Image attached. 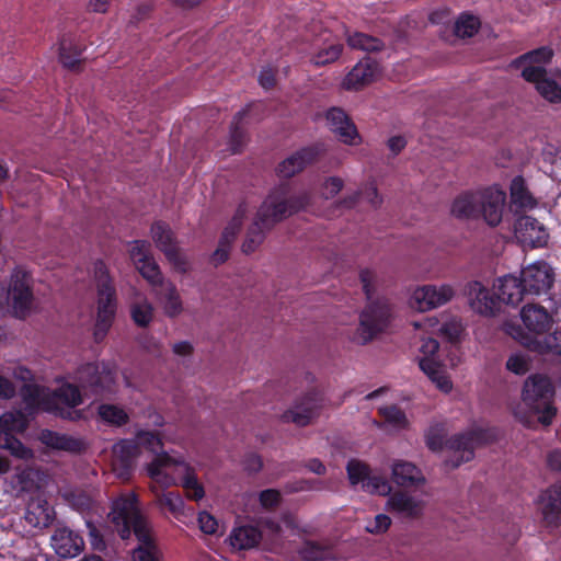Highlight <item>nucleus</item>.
Here are the masks:
<instances>
[{"label":"nucleus","mask_w":561,"mask_h":561,"mask_svg":"<svg viewBox=\"0 0 561 561\" xmlns=\"http://www.w3.org/2000/svg\"><path fill=\"white\" fill-rule=\"evenodd\" d=\"M453 295L454 290L448 285H425L413 293V307L424 312L446 304Z\"/></svg>","instance_id":"21"},{"label":"nucleus","mask_w":561,"mask_h":561,"mask_svg":"<svg viewBox=\"0 0 561 561\" xmlns=\"http://www.w3.org/2000/svg\"><path fill=\"white\" fill-rule=\"evenodd\" d=\"M553 56V51L549 47H540L537 49H534L531 51H528L523 56L525 60H529L537 64H547L551 60Z\"/></svg>","instance_id":"53"},{"label":"nucleus","mask_w":561,"mask_h":561,"mask_svg":"<svg viewBox=\"0 0 561 561\" xmlns=\"http://www.w3.org/2000/svg\"><path fill=\"white\" fill-rule=\"evenodd\" d=\"M391 525V519L386 514H378L375 517L374 525L368 527V531L370 533H383L386 531Z\"/></svg>","instance_id":"61"},{"label":"nucleus","mask_w":561,"mask_h":561,"mask_svg":"<svg viewBox=\"0 0 561 561\" xmlns=\"http://www.w3.org/2000/svg\"><path fill=\"white\" fill-rule=\"evenodd\" d=\"M135 443L138 444V449L140 447H145L149 451L157 454L152 461L147 466V471L151 479L158 481L163 474V470L174 462L172 457L167 453H159L163 447L160 435L152 431H140L136 435Z\"/></svg>","instance_id":"13"},{"label":"nucleus","mask_w":561,"mask_h":561,"mask_svg":"<svg viewBox=\"0 0 561 561\" xmlns=\"http://www.w3.org/2000/svg\"><path fill=\"white\" fill-rule=\"evenodd\" d=\"M510 191L511 208L514 209L515 213L531 209L536 206L537 202L528 191L523 176L517 175L512 180Z\"/></svg>","instance_id":"31"},{"label":"nucleus","mask_w":561,"mask_h":561,"mask_svg":"<svg viewBox=\"0 0 561 561\" xmlns=\"http://www.w3.org/2000/svg\"><path fill=\"white\" fill-rule=\"evenodd\" d=\"M150 232L156 247L165 255L167 260L176 270L185 272L187 262L181 254L175 234L170 225L163 220H157L151 225Z\"/></svg>","instance_id":"11"},{"label":"nucleus","mask_w":561,"mask_h":561,"mask_svg":"<svg viewBox=\"0 0 561 561\" xmlns=\"http://www.w3.org/2000/svg\"><path fill=\"white\" fill-rule=\"evenodd\" d=\"M379 414L387 423L398 427H403L407 423L405 413L394 404L380 408Z\"/></svg>","instance_id":"47"},{"label":"nucleus","mask_w":561,"mask_h":561,"mask_svg":"<svg viewBox=\"0 0 561 561\" xmlns=\"http://www.w3.org/2000/svg\"><path fill=\"white\" fill-rule=\"evenodd\" d=\"M392 480L403 488H416L425 482L422 471L412 462L403 460L393 463Z\"/></svg>","instance_id":"29"},{"label":"nucleus","mask_w":561,"mask_h":561,"mask_svg":"<svg viewBox=\"0 0 561 561\" xmlns=\"http://www.w3.org/2000/svg\"><path fill=\"white\" fill-rule=\"evenodd\" d=\"M152 311L151 305L138 304L131 308V318L137 325L146 328L152 320Z\"/></svg>","instance_id":"49"},{"label":"nucleus","mask_w":561,"mask_h":561,"mask_svg":"<svg viewBox=\"0 0 561 561\" xmlns=\"http://www.w3.org/2000/svg\"><path fill=\"white\" fill-rule=\"evenodd\" d=\"M347 43L352 48L365 51H379L383 48L381 39L359 32L348 35Z\"/></svg>","instance_id":"41"},{"label":"nucleus","mask_w":561,"mask_h":561,"mask_svg":"<svg viewBox=\"0 0 561 561\" xmlns=\"http://www.w3.org/2000/svg\"><path fill=\"white\" fill-rule=\"evenodd\" d=\"M551 352L561 355V330H556L547 340Z\"/></svg>","instance_id":"63"},{"label":"nucleus","mask_w":561,"mask_h":561,"mask_svg":"<svg viewBox=\"0 0 561 561\" xmlns=\"http://www.w3.org/2000/svg\"><path fill=\"white\" fill-rule=\"evenodd\" d=\"M182 486L190 500L199 501L205 495L203 485L198 482L196 476L192 472H187L184 476Z\"/></svg>","instance_id":"45"},{"label":"nucleus","mask_w":561,"mask_h":561,"mask_svg":"<svg viewBox=\"0 0 561 561\" xmlns=\"http://www.w3.org/2000/svg\"><path fill=\"white\" fill-rule=\"evenodd\" d=\"M230 545L238 550L255 548L262 540V531L253 525H243L232 529L229 536Z\"/></svg>","instance_id":"30"},{"label":"nucleus","mask_w":561,"mask_h":561,"mask_svg":"<svg viewBox=\"0 0 561 561\" xmlns=\"http://www.w3.org/2000/svg\"><path fill=\"white\" fill-rule=\"evenodd\" d=\"M94 279L98 293V314L94 328V339L101 341L110 330L117 309L116 288L110 271L103 260L93 264Z\"/></svg>","instance_id":"4"},{"label":"nucleus","mask_w":561,"mask_h":561,"mask_svg":"<svg viewBox=\"0 0 561 561\" xmlns=\"http://www.w3.org/2000/svg\"><path fill=\"white\" fill-rule=\"evenodd\" d=\"M522 77L526 81L535 83L537 88L547 78V71L542 66H528L523 69Z\"/></svg>","instance_id":"51"},{"label":"nucleus","mask_w":561,"mask_h":561,"mask_svg":"<svg viewBox=\"0 0 561 561\" xmlns=\"http://www.w3.org/2000/svg\"><path fill=\"white\" fill-rule=\"evenodd\" d=\"M198 524L201 530L206 535H215L217 533L218 522L207 512H201L198 514Z\"/></svg>","instance_id":"54"},{"label":"nucleus","mask_w":561,"mask_h":561,"mask_svg":"<svg viewBox=\"0 0 561 561\" xmlns=\"http://www.w3.org/2000/svg\"><path fill=\"white\" fill-rule=\"evenodd\" d=\"M323 152L321 144L302 147L278 163L276 174L283 179H290L318 161Z\"/></svg>","instance_id":"14"},{"label":"nucleus","mask_w":561,"mask_h":561,"mask_svg":"<svg viewBox=\"0 0 561 561\" xmlns=\"http://www.w3.org/2000/svg\"><path fill=\"white\" fill-rule=\"evenodd\" d=\"M506 368L516 375H525L529 370V363L525 356L514 354L508 357Z\"/></svg>","instance_id":"52"},{"label":"nucleus","mask_w":561,"mask_h":561,"mask_svg":"<svg viewBox=\"0 0 561 561\" xmlns=\"http://www.w3.org/2000/svg\"><path fill=\"white\" fill-rule=\"evenodd\" d=\"M245 115V110L239 111L231 122L230 136H229V149L232 153H239L242 151L247 142V133L241 127V122Z\"/></svg>","instance_id":"38"},{"label":"nucleus","mask_w":561,"mask_h":561,"mask_svg":"<svg viewBox=\"0 0 561 561\" xmlns=\"http://www.w3.org/2000/svg\"><path fill=\"white\" fill-rule=\"evenodd\" d=\"M259 501L262 507L272 510L279 505L282 495L278 490L266 489L260 492Z\"/></svg>","instance_id":"50"},{"label":"nucleus","mask_w":561,"mask_h":561,"mask_svg":"<svg viewBox=\"0 0 561 561\" xmlns=\"http://www.w3.org/2000/svg\"><path fill=\"white\" fill-rule=\"evenodd\" d=\"M526 295L541 296L549 293L554 283V272L545 261L534 262L520 272Z\"/></svg>","instance_id":"12"},{"label":"nucleus","mask_w":561,"mask_h":561,"mask_svg":"<svg viewBox=\"0 0 561 561\" xmlns=\"http://www.w3.org/2000/svg\"><path fill=\"white\" fill-rule=\"evenodd\" d=\"M346 471L350 483L352 485L362 483L366 492L387 495L391 491V485L385 478L371 476L369 466L358 459L348 460Z\"/></svg>","instance_id":"15"},{"label":"nucleus","mask_w":561,"mask_h":561,"mask_svg":"<svg viewBox=\"0 0 561 561\" xmlns=\"http://www.w3.org/2000/svg\"><path fill=\"white\" fill-rule=\"evenodd\" d=\"M343 188V180L337 176H330L324 182V197L333 198Z\"/></svg>","instance_id":"56"},{"label":"nucleus","mask_w":561,"mask_h":561,"mask_svg":"<svg viewBox=\"0 0 561 561\" xmlns=\"http://www.w3.org/2000/svg\"><path fill=\"white\" fill-rule=\"evenodd\" d=\"M497 436L495 427H473L445 440L439 432L430 431L426 435V446L433 451H439L446 447L451 455L445 460V465L450 469H456L473 459L477 447L495 442Z\"/></svg>","instance_id":"2"},{"label":"nucleus","mask_w":561,"mask_h":561,"mask_svg":"<svg viewBox=\"0 0 561 561\" xmlns=\"http://www.w3.org/2000/svg\"><path fill=\"white\" fill-rule=\"evenodd\" d=\"M494 289L497 291L502 304L514 307L517 306L526 295L522 278L513 275L500 277L497 283L494 284Z\"/></svg>","instance_id":"27"},{"label":"nucleus","mask_w":561,"mask_h":561,"mask_svg":"<svg viewBox=\"0 0 561 561\" xmlns=\"http://www.w3.org/2000/svg\"><path fill=\"white\" fill-rule=\"evenodd\" d=\"M160 298L163 302L164 312L168 317H176L182 312V301L176 287L168 282L159 289Z\"/></svg>","instance_id":"36"},{"label":"nucleus","mask_w":561,"mask_h":561,"mask_svg":"<svg viewBox=\"0 0 561 561\" xmlns=\"http://www.w3.org/2000/svg\"><path fill=\"white\" fill-rule=\"evenodd\" d=\"M524 325L536 334L549 331L552 320L547 310L541 306L526 305L520 311Z\"/></svg>","instance_id":"28"},{"label":"nucleus","mask_w":561,"mask_h":561,"mask_svg":"<svg viewBox=\"0 0 561 561\" xmlns=\"http://www.w3.org/2000/svg\"><path fill=\"white\" fill-rule=\"evenodd\" d=\"M451 214L457 218L479 217V192H463L453 202Z\"/></svg>","instance_id":"33"},{"label":"nucleus","mask_w":561,"mask_h":561,"mask_svg":"<svg viewBox=\"0 0 561 561\" xmlns=\"http://www.w3.org/2000/svg\"><path fill=\"white\" fill-rule=\"evenodd\" d=\"M83 53V48L66 38H62L59 44V60L61 65L73 71L80 70V66L83 61L81 55Z\"/></svg>","instance_id":"35"},{"label":"nucleus","mask_w":561,"mask_h":561,"mask_svg":"<svg viewBox=\"0 0 561 561\" xmlns=\"http://www.w3.org/2000/svg\"><path fill=\"white\" fill-rule=\"evenodd\" d=\"M108 517L123 540L129 539L134 534L138 547H157L135 492L123 493L116 497L112 502Z\"/></svg>","instance_id":"3"},{"label":"nucleus","mask_w":561,"mask_h":561,"mask_svg":"<svg viewBox=\"0 0 561 561\" xmlns=\"http://www.w3.org/2000/svg\"><path fill=\"white\" fill-rule=\"evenodd\" d=\"M73 380L87 396H102L111 390L114 383V374L105 365L87 363L77 368Z\"/></svg>","instance_id":"9"},{"label":"nucleus","mask_w":561,"mask_h":561,"mask_svg":"<svg viewBox=\"0 0 561 561\" xmlns=\"http://www.w3.org/2000/svg\"><path fill=\"white\" fill-rule=\"evenodd\" d=\"M2 433L24 432L26 423L21 413L5 412L0 417Z\"/></svg>","instance_id":"44"},{"label":"nucleus","mask_w":561,"mask_h":561,"mask_svg":"<svg viewBox=\"0 0 561 561\" xmlns=\"http://www.w3.org/2000/svg\"><path fill=\"white\" fill-rule=\"evenodd\" d=\"M539 94L550 103L561 102V87L552 79L546 78L537 87Z\"/></svg>","instance_id":"46"},{"label":"nucleus","mask_w":561,"mask_h":561,"mask_svg":"<svg viewBox=\"0 0 561 561\" xmlns=\"http://www.w3.org/2000/svg\"><path fill=\"white\" fill-rule=\"evenodd\" d=\"M0 445L18 458L26 459L31 456V450L11 433L0 435Z\"/></svg>","instance_id":"43"},{"label":"nucleus","mask_w":561,"mask_h":561,"mask_svg":"<svg viewBox=\"0 0 561 561\" xmlns=\"http://www.w3.org/2000/svg\"><path fill=\"white\" fill-rule=\"evenodd\" d=\"M39 440L50 449L68 451L71 454H81L85 450V444L82 439L67 434H60L51 430H43L39 434Z\"/></svg>","instance_id":"26"},{"label":"nucleus","mask_w":561,"mask_h":561,"mask_svg":"<svg viewBox=\"0 0 561 561\" xmlns=\"http://www.w3.org/2000/svg\"><path fill=\"white\" fill-rule=\"evenodd\" d=\"M243 466L244 470L249 473H256L259 472L263 467L262 458L254 453H250L245 455L243 459Z\"/></svg>","instance_id":"59"},{"label":"nucleus","mask_w":561,"mask_h":561,"mask_svg":"<svg viewBox=\"0 0 561 561\" xmlns=\"http://www.w3.org/2000/svg\"><path fill=\"white\" fill-rule=\"evenodd\" d=\"M514 234L517 241L530 249L543 248L549 240L548 229L538 219L524 215L514 224Z\"/></svg>","instance_id":"16"},{"label":"nucleus","mask_w":561,"mask_h":561,"mask_svg":"<svg viewBox=\"0 0 561 561\" xmlns=\"http://www.w3.org/2000/svg\"><path fill=\"white\" fill-rule=\"evenodd\" d=\"M259 82L262 88L270 90L274 88L276 83L275 72L271 68H263L259 76Z\"/></svg>","instance_id":"60"},{"label":"nucleus","mask_w":561,"mask_h":561,"mask_svg":"<svg viewBox=\"0 0 561 561\" xmlns=\"http://www.w3.org/2000/svg\"><path fill=\"white\" fill-rule=\"evenodd\" d=\"M130 257L142 277L151 285L161 287L165 284L159 265L151 256L148 241L135 240L130 249Z\"/></svg>","instance_id":"17"},{"label":"nucleus","mask_w":561,"mask_h":561,"mask_svg":"<svg viewBox=\"0 0 561 561\" xmlns=\"http://www.w3.org/2000/svg\"><path fill=\"white\" fill-rule=\"evenodd\" d=\"M391 511L403 514L410 518H416L422 515L423 505L421 501H416L404 492H394L388 500Z\"/></svg>","instance_id":"32"},{"label":"nucleus","mask_w":561,"mask_h":561,"mask_svg":"<svg viewBox=\"0 0 561 561\" xmlns=\"http://www.w3.org/2000/svg\"><path fill=\"white\" fill-rule=\"evenodd\" d=\"M420 369L444 392L453 389V382L445 374L443 366L434 358L425 356L419 362Z\"/></svg>","instance_id":"34"},{"label":"nucleus","mask_w":561,"mask_h":561,"mask_svg":"<svg viewBox=\"0 0 561 561\" xmlns=\"http://www.w3.org/2000/svg\"><path fill=\"white\" fill-rule=\"evenodd\" d=\"M342 44H332L327 48L321 49L313 58L317 66H323L335 61L342 54Z\"/></svg>","instance_id":"48"},{"label":"nucleus","mask_w":561,"mask_h":561,"mask_svg":"<svg viewBox=\"0 0 561 561\" xmlns=\"http://www.w3.org/2000/svg\"><path fill=\"white\" fill-rule=\"evenodd\" d=\"M310 202L311 194L308 191L294 193L289 182L273 187L248 229L242 251L245 254L254 252L265 238L264 229H271L277 222L306 209Z\"/></svg>","instance_id":"1"},{"label":"nucleus","mask_w":561,"mask_h":561,"mask_svg":"<svg viewBox=\"0 0 561 561\" xmlns=\"http://www.w3.org/2000/svg\"><path fill=\"white\" fill-rule=\"evenodd\" d=\"M538 505L545 525L549 528L561 526V482H556L542 490Z\"/></svg>","instance_id":"20"},{"label":"nucleus","mask_w":561,"mask_h":561,"mask_svg":"<svg viewBox=\"0 0 561 561\" xmlns=\"http://www.w3.org/2000/svg\"><path fill=\"white\" fill-rule=\"evenodd\" d=\"M506 193L497 187L490 186L479 192V216L491 227H496L503 218Z\"/></svg>","instance_id":"18"},{"label":"nucleus","mask_w":561,"mask_h":561,"mask_svg":"<svg viewBox=\"0 0 561 561\" xmlns=\"http://www.w3.org/2000/svg\"><path fill=\"white\" fill-rule=\"evenodd\" d=\"M8 297L14 316L24 319L28 314L34 300L33 276L28 271L21 266L13 270L9 282Z\"/></svg>","instance_id":"8"},{"label":"nucleus","mask_w":561,"mask_h":561,"mask_svg":"<svg viewBox=\"0 0 561 561\" xmlns=\"http://www.w3.org/2000/svg\"><path fill=\"white\" fill-rule=\"evenodd\" d=\"M113 467L119 477H128L139 455L138 444L133 439H122L113 447Z\"/></svg>","instance_id":"24"},{"label":"nucleus","mask_w":561,"mask_h":561,"mask_svg":"<svg viewBox=\"0 0 561 561\" xmlns=\"http://www.w3.org/2000/svg\"><path fill=\"white\" fill-rule=\"evenodd\" d=\"M99 415L105 423L114 426H123L129 421L125 410L115 404H101Z\"/></svg>","instance_id":"42"},{"label":"nucleus","mask_w":561,"mask_h":561,"mask_svg":"<svg viewBox=\"0 0 561 561\" xmlns=\"http://www.w3.org/2000/svg\"><path fill=\"white\" fill-rule=\"evenodd\" d=\"M231 245H227L219 241V245L213 253L211 261L215 265L225 263L229 259V251Z\"/></svg>","instance_id":"62"},{"label":"nucleus","mask_w":561,"mask_h":561,"mask_svg":"<svg viewBox=\"0 0 561 561\" xmlns=\"http://www.w3.org/2000/svg\"><path fill=\"white\" fill-rule=\"evenodd\" d=\"M440 331L450 342H457L460 339L462 328L458 322L450 321L444 323Z\"/></svg>","instance_id":"58"},{"label":"nucleus","mask_w":561,"mask_h":561,"mask_svg":"<svg viewBox=\"0 0 561 561\" xmlns=\"http://www.w3.org/2000/svg\"><path fill=\"white\" fill-rule=\"evenodd\" d=\"M359 198L367 201L374 208L381 205L382 198L380 197L377 186L375 183H368L363 190L354 193L353 195L345 197L342 201L344 207L352 208L358 202Z\"/></svg>","instance_id":"39"},{"label":"nucleus","mask_w":561,"mask_h":561,"mask_svg":"<svg viewBox=\"0 0 561 561\" xmlns=\"http://www.w3.org/2000/svg\"><path fill=\"white\" fill-rule=\"evenodd\" d=\"M378 70V62L370 57H365L345 76L342 85L345 90H359L374 81Z\"/></svg>","instance_id":"22"},{"label":"nucleus","mask_w":561,"mask_h":561,"mask_svg":"<svg viewBox=\"0 0 561 561\" xmlns=\"http://www.w3.org/2000/svg\"><path fill=\"white\" fill-rule=\"evenodd\" d=\"M547 463L551 470L561 472V451L553 450L549 453Z\"/></svg>","instance_id":"64"},{"label":"nucleus","mask_w":561,"mask_h":561,"mask_svg":"<svg viewBox=\"0 0 561 561\" xmlns=\"http://www.w3.org/2000/svg\"><path fill=\"white\" fill-rule=\"evenodd\" d=\"M51 547L61 558H75L84 547L83 538L67 527H60L51 536Z\"/></svg>","instance_id":"23"},{"label":"nucleus","mask_w":561,"mask_h":561,"mask_svg":"<svg viewBox=\"0 0 561 561\" xmlns=\"http://www.w3.org/2000/svg\"><path fill=\"white\" fill-rule=\"evenodd\" d=\"M359 279L363 285V290H364L367 299H370L375 291V288L373 285L374 279H375L374 272L370 271L369 268L362 270L359 273Z\"/></svg>","instance_id":"57"},{"label":"nucleus","mask_w":561,"mask_h":561,"mask_svg":"<svg viewBox=\"0 0 561 561\" xmlns=\"http://www.w3.org/2000/svg\"><path fill=\"white\" fill-rule=\"evenodd\" d=\"M470 306L472 310L482 316H494L501 309V300L497 291L491 293L488 288L483 287L481 283L474 282L470 288Z\"/></svg>","instance_id":"25"},{"label":"nucleus","mask_w":561,"mask_h":561,"mask_svg":"<svg viewBox=\"0 0 561 561\" xmlns=\"http://www.w3.org/2000/svg\"><path fill=\"white\" fill-rule=\"evenodd\" d=\"M325 118L330 130L337 139L346 145L354 146L360 142V135L352 118L341 107H331Z\"/></svg>","instance_id":"19"},{"label":"nucleus","mask_w":561,"mask_h":561,"mask_svg":"<svg viewBox=\"0 0 561 561\" xmlns=\"http://www.w3.org/2000/svg\"><path fill=\"white\" fill-rule=\"evenodd\" d=\"M134 561H159L157 547H137L133 551Z\"/></svg>","instance_id":"55"},{"label":"nucleus","mask_w":561,"mask_h":561,"mask_svg":"<svg viewBox=\"0 0 561 561\" xmlns=\"http://www.w3.org/2000/svg\"><path fill=\"white\" fill-rule=\"evenodd\" d=\"M324 405V396L319 389H311L297 399L294 405L284 412L283 419L298 426H307L319 416Z\"/></svg>","instance_id":"10"},{"label":"nucleus","mask_w":561,"mask_h":561,"mask_svg":"<svg viewBox=\"0 0 561 561\" xmlns=\"http://www.w3.org/2000/svg\"><path fill=\"white\" fill-rule=\"evenodd\" d=\"M298 554L305 561H324L333 557L332 549L329 546L313 540H306L298 550Z\"/></svg>","instance_id":"37"},{"label":"nucleus","mask_w":561,"mask_h":561,"mask_svg":"<svg viewBox=\"0 0 561 561\" xmlns=\"http://www.w3.org/2000/svg\"><path fill=\"white\" fill-rule=\"evenodd\" d=\"M481 27L480 19L469 14L462 13L455 22L454 33L460 38H470L474 36Z\"/></svg>","instance_id":"40"},{"label":"nucleus","mask_w":561,"mask_h":561,"mask_svg":"<svg viewBox=\"0 0 561 561\" xmlns=\"http://www.w3.org/2000/svg\"><path fill=\"white\" fill-rule=\"evenodd\" d=\"M391 317L392 311L386 300L377 299L369 302L359 316V325L353 340L362 345L367 344L387 329Z\"/></svg>","instance_id":"6"},{"label":"nucleus","mask_w":561,"mask_h":561,"mask_svg":"<svg viewBox=\"0 0 561 561\" xmlns=\"http://www.w3.org/2000/svg\"><path fill=\"white\" fill-rule=\"evenodd\" d=\"M554 386L549 377L543 375L529 376L523 388L524 403L536 414L538 422L549 426L557 415V408L553 404Z\"/></svg>","instance_id":"5"},{"label":"nucleus","mask_w":561,"mask_h":561,"mask_svg":"<svg viewBox=\"0 0 561 561\" xmlns=\"http://www.w3.org/2000/svg\"><path fill=\"white\" fill-rule=\"evenodd\" d=\"M79 385L65 382L42 398V409L65 420H78L81 412L72 410L83 403Z\"/></svg>","instance_id":"7"}]
</instances>
